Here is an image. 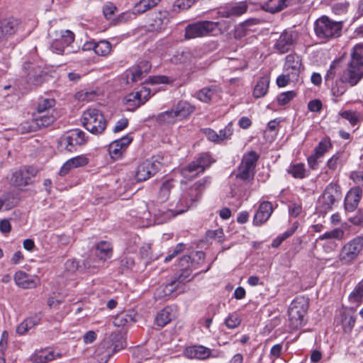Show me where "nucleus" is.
Masks as SVG:
<instances>
[{"mask_svg": "<svg viewBox=\"0 0 363 363\" xmlns=\"http://www.w3.org/2000/svg\"><path fill=\"white\" fill-rule=\"evenodd\" d=\"M151 65L147 60L140 61L136 66L132 67L127 72V82H138L142 80L150 71Z\"/></svg>", "mask_w": 363, "mask_h": 363, "instance_id": "dca6fc26", "label": "nucleus"}, {"mask_svg": "<svg viewBox=\"0 0 363 363\" xmlns=\"http://www.w3.org/2000/svg\"><path fill=\"white\" fill-rule=\"evenodd\" d=\"M111 44L107 40H101L96 43L95 53L98 55L105 56L110 53Z\"/></svg>", "mask_w": 363, "mask_h": 363, "instance_id": "09e8293b", "label": "nucleus"}, {"mask_svg": "<svg viewBox=\"0 0 363 363\" xmlns=\"http://www.w3.org/2000/svg\"><path fill=\"white\" fill-rule=\"evenodd\" d=\"M117 11V7L111 2H107L103 6V13L107 20H111L113 18L115 12Z\"/></svg>", "mask_w": 363, "mask_h": 363, "instance_id": "6e6d98bb", "label": "nucleus"}, {"mask_svg": "<svg viewBox=\"0 0 363 363\" xmlns=\"http://www.w3.org/2000/svg\"><path fill=\"white\" fill-rule=\"evenodd\" d=\"M40 318L38 315H34L24 320L16 328V332L19 335H24L30 329L40 323Z\"/></svg>", "mask_w": 363, "mask_h": 363, "instance_id": "c9c22d12", "label": "nucleus"}, {"mask_svg": "<svg viewBox=\"0 0 363 363\" xmlns=\"http://www.w3.org/2000/svg\"><path fill=\"white\" fill-rule=\"evenodd\" d=\"M157 121L161 125H169L178 121L174 109L166 111L157 115Z\"/></svg>", "mask_w": 363, "mask_h": 363, "instance_id": "58836bf2", "label": "nucleus"}, {"mask_svg": "<svg viewBox=\"0 0 363 363\" xmlns=\"http://www.w3.org/2000/svg\"><path fill=\"white\" fill-rule=\"evenodd\" d=\"M168 13L167 11H160L156 14L155 18L152 19L150 26L153 29L161 30L167 23Z\"/></svg>", "mask_w": 363, "mask_h": 363, "instance_id": "79ce46f5", "label": "nucleus"}, {"mask_svg": "<svg viewBox=\"0 0 363 363\" xmlns=\"http://www.w3.org/2000/svg\"><path fill=\"white\" fill-rule=\"evenodd\" d=\"M95 254L99 259L106 261L112 256V246L107 241H101L96 246Z\"/></svg>", "mask_w": 363, "mask_h": 363, "instance_id": "473e14b6", "label": "nucleus"}, {"mask_svg": "<svg viewBox=\"0 0 363 363\" xmlns=\"http://www.w3.org/2000/svg\"><path fill=\"white\" fill-rule=\"evenodd\" d=\"M362 194L359 186L352 188L345 199V208L347 211H353L358 206Z\"/></svg>", "mask_w": 363, "mask_h": 363, "instance_id": "5701e85b", "label": "nucleus"}, {"mask_svg": "<svg viewBox=\"0 0 363 363\" xmlns=\"http://www.w3.org/2000/svg\"><path fill=\"white\" fill-rule=\"evenodd\" d=\"M38 169L33 166H23L13 172L11 184L19 190H23L26 186L34 183Z\"/></svg>", "mask_w": 363, "mask_h": 363, "instance_id": "6e6552de", "label": "nucleus"}, {"mask_svg": "<svg viewBox=\"0 0 363 363\" xmlns=\"http://www.w3.org/2000/svg\"><path fill=\"white\" fill-rule=\"evenodd\" d=\"M110 341L113 347V353L123 349L126 346V342L123 335L118 332H113L110 335Z\"/></svg>", "mask_w": 363, "mask_h": 363, "instance_id": "4c0bfd02", "label": "nucleus"}, {"mask_svg": "<svg viewBox=\"0 0 363 363\" xmlns=\"http://www.w3.org/2000/svg\"><path fill=\"white\" fill-rule=\"evenodd\" d=\"M194 108H195L187 101H181L173 109L178 120H182L189 116L194 111Z\"/></svg>", "mask_w": 363, "mask_h": 363, "instance_id": "72a5a7b5", "label": "nucleus"}, {"mask_svg": "<svg viewBox=\"0 0 363 363\" xmlns=\"http://www.w3.org/2000/svg\"><path fill=\"white\" fill-rule=\"evenodd\" d=\"M174 310L171 307L167 306L157 313L155 317V323L158 326L162 328L174 319Z\"/></svg>", "mask_w": 363, "mask_h": 363, "instance_id": "7c9ffc66", "label": "nucleus"}, {"mask_svg": "<svg viewBox=\"0 0 363 363\" xmlns=\"http://www.w3.org/2000/svg\"><path fill=\"white\" fill-rule=\"evenodd\" d=\"M301 59L296 54H289L286 57L285 67L286 70H291V74L297 77L301 67Z\"/></svg>", "mask_w": 363, "mask_h": 363, "instance_id": "2f4dec72", "label": "nucleus"}, {"mask_svg": "<svg viewBox=\"0 0 363 363\" xmlns=\"http://www.w3.org/2000/svg\"><path fill=\"white\" fill-rule=\"evenodd\" d=\"M308 308V301L303 297H297L291 303L288 316L289 326L291 330H298L305 325V315Z\"/></svg>", "mask_w": 363, "mask_h": 363, "instance_id": "20e7f679", "label": "nucleus"}, {"mask_svg": "<svg viewBox=\"0 0 363 363\" xmlns=\"http://www.w3.org/2000/svg\"><path fill=\"white\" fill-rule=\"evenodd\" d=\"M297 35L292 30H284L274 43L273 48L279 54L289 52L296 43Z\"/></svg>", "mask_w": 363, "mask_h": 363, "instance_id": "2eb2a0df", "label": "nucleus"}, {"mask_svg": "<svg viewBox=\"0 0 363 363\" xmlns=\"http://www.w3.org/2000/svg\"><path fill=\"white\" fill-rule=\"evenodd\" d=\"M211 353V350L203 345L190 346L184 350L185 356L190 359H204L209 357Z\"/></svg>", "mask_w": 363, "mask_h": 363, "instance_id": "b1692460", "label": "nucleus"}, {"mask_svg": "<svg viewBox=\"0 0 363 363\" xmlns=\"http://www.w3.org/2000/svg\"><path fill=\"white\" fill-rule=\"evenodd\" d=\"M272 212L273 208L271 202H262L254 216L253 223L257 226L261 225L269 218Z\"/></svg>", "mask_w": 363, "mask_h": 363, "instance_id": "412c9836", "label": "nucleus"}, {"mask_svg": "<svg viewBox=\"0 0 363 363\" xmlns=\"http://www.w3.org/2000/svg\"><path fill=\"white\" fill-rule=\"evenodd\" d=\"M211 162V155L206 152L202 153L198 157L196 160L193 161L183 169V174H185L186 172L189 173L196 172L195 174L196 175L198 173L203 172L205 169L209 167Z\"/></svg>", "mask_w": 363, "mask_h": 363, "instance_id": "a211bd4d", "label": "nucleus"}, {"mask_svg": "<svg viewBox=\"0 0 363 363\" xmlns=\"http://www.w3.org/2000/svg\"><path fill=\"white\" fill-rule=\"evenodd\" d=\"M205 253L202 251L195 252L192 256L184 255L179 260V266L184 267L181 274L165 286V294H169L176 290L179 284H184L191 280L189 278L193 270L197 269L199 265L204 262Z\"/></svg>", "mask_w": 363, "mask_h": 363, "instance_id": "f03ea898", "label": "nucleus"}, {"mask_svg": "<svg viewBox=\"0 0 363 363\" xmlns=\"http://www.w3.org/2000/svg\"><path fill=\"white\" fill-rule=\"evenodd\" d=\"M35 123L40 128H45L55 121V117L50 114L40 115L35 119Z\"/></svg>", "mask_w": 363, "mask_h": 363, "instance_id": "3c124183", "label": "nucleus"}, {"mask_svg": "<svg viewBox=\"0 0 363 363\" xmlns=\"http://www.w3.org/2000/svg\"><path fill=\"white\" fill-rule=\"evenodd\" d=\"M350 179L357 184L363 186V170L351 172Z\"/></svg>", "mask_w": 363, "mask_h": 363, "instance_id": "0e129e2a", "label": "nucleus"}, {"mask_svg": "<svg viewBox=\"0 0 363 363\" xmlns=\"http://www.w3.org/2000/svg\"><path fill=\"white\" fill-rule=\"evenodd\" d=\"M259 158V155L254 150L245 154L238 167L235 177L245 182H251L254 179Z\"/></svg>", "mask_w": 363, "mask_h": 363, "instance_id": "0eeeda50", "label": "nucleus"}, {"mask_svg": "<svg viewBox=\"0 0 363 363\" xmlns=\"http://www.w3.org/2000/svg\"><path fill=\"white\" fill-rule=\"evenodd\" d=\"M175 185L176 182L172 179H167L166 181L163 182L158 191V201L160 203L167 201L169 199L170 194L172 189H174Z\"/></svg>", "mask_w": 363, "mask_h": 363, "instance_id": "cd10ccee", "label": "nucleus"}, {"mask_svg": "<svg viewBox=\"0 0 363 363\" xmlns=\"http://www.w3.org/2000/svg\"><path fill=\"white\" fill-rule=\"evenodd\" d=\"M150 90L143 87L141 90L135 93H130L125 97V103L128 106H132V110L140 107L144 104L149 99Z\"/></svg>", "mask_w": 363, "mask_h": 363, "instance_id": "aec40b11", "label": "nucleus"}, {"mask_svg": "<svg viewBox=\"0 0 363 363\" xmlns=\"http://www.w3.org/2000/svg\"><path fill=\"white\" fill-rule=\"evenodd\" d=\"M16 284L23 289L35 288L38 285V279L24 272L19 271L15 274Z\"/></svg>", "mask_w": 363, "mask_h": 363, "instance_id": "a878e982", "label": "nucleus"}, {"mask_svg": "<svg viewBox=\"0 0 363 363\" xmlns=\"http://www.w3.org/2000/svg\"><path fill=\"white\" fill-rule=\"evenodd\" d=\"M296 96V93L294 91L283 92L277 98L278 104L284 106L289 103Z\"/></svg>", "mask_w": 363, "mask_h": 363, "instance_id": "864d4df0", "label": "nucleus"}, {"mask_svg": "<svg viewBox=\"0 0 363 363\" xmlns=\"http://www.w3.org/2000/svg\"><path fill=\"white\" fill-rule=\"evenodd\" d=\"M333 145L329 138H323L315 147L314 153L322 157L327 152L332 149Z\"/></svg>", "mask_w": 363, "mask_h": 363, "instance_id": "37998d69", "label": "nucleus"}, {"mask_svg": "<svg viewBox=\"0 0 363 363\" xmlns=\"http://www.w3.org/2000/svg\"><path fill=\"white\" fill-rule=\"evenodd\" d=\"M207 183V179H202L196 182L182 192L174 209L158 210L155 216L160 220V222H166L177 215L187 211L199 201Z\"/></svg>", "mask_w": 363, "mask_h": 363, "instance_id": "f257e3e1", "label": "nucleus"}, {"mask_svg": "<svg viewBox=\"0 0 363 363\" xmlns=\"http://www.w3.org/2000/svg\"><path fill=\"white\" fill-rule=\"evenodd\" d=\"M27 66L30 69V70L27 75L28 86L25 88L27 89H31L33 86H38L41 85L45 81L47 73L40 67H30V63H26L24 65V67L27 68Z\"/></svg>", "mask_w": 363, "mask_h": 363, "instance_id": "f3484780", "label": "nucleus"}, {"mask_svg": "<svg viewBox=\"0 0 363 363\" xmlns=\"http://www.w3.org/2000/svg\"><path fill=\"white\" fill-rule=\"evenodd\" d=\"M289 212L290 216L293 217H297L302 212V207L298 203H291L289 206Z\"/></svg>", "mask_w": 363, "mask_h": 363, "instance_id": "338daca9", "label": "nucleus"}, {"mask_svg": "<svg viewBox=\"0 0 363 363\" xmlns=\"http://www.w3.org/2000/svg\"><path fill=\"white\" fill-rule=\"evenodd\" d=\"M340 66L339 61H333L330 65V69L328 70L325 76V82L326 84H329L330 82H332L336 74L340 71Z\"/></svg>", "mask_w": 363, "mask_h": 363, "instance_id": "8fccbe9b", "label": "nucleus"}, {"mask_svg": "<svg viewBox=\"0 0 363 363\" xmlns=\"http://www.w3.org/2000/svg\"><path fill=\"white\" fill-rule=\"evenodd\" d=\"M203 133L209 140L214 143H220L218 134L213 129L205 128L203 129Z\"/></svg>", "mask_w": 363, "mask_h": 363, "instance_id": "e2e57ef3", "label": "nucleus"}, {"mask_svg": "<svg viewBox=\"0 0 363 363\" xmlns=\"http://www.w3.org/2000/svg\"><path fill=\"white\" fill-rule=\"evenodd\" d=\"M149 80L152 84H171L174 82V79L165 75H157L150 77Z\"/></svg>", "mask_w": 363, "mask_h": 363, "instance_id": "4d7b16f0", "label": "nucleus"}, {"mask_svg": "<svg viewBox=\"0 0 363 363\" xmlns=\"http://www.w3.org/2000/svg\"><path fill=\"white\" fill-rule=\"evenodd\" d=\"M344 234L345 233L342 229L335 228L331 231L326 232L324 234L320 235L318 239L320 240L332 238L342 240L343 238Z\"/></svg>", "mask_w": 363, "mask_h": 363, "instance_id": "603ef678", "label": "nucleus"}, {"mask_svg": "<svg viewBox=\"0 0 363 363\" xmlns=\"http://www.w3.org/2000/svg\"><path fill=\"white\" fill-rule=\"evenodd\" d=\"M341 116L347 120L351 125H354L358 121V118L355 112L352 111H345L341 113Z\"/></svg>", "mask_w": 363, "mask_h": 363, "instance_id": "680f3d73", "label": "nucleus"}, {"mask_svg": "<svg viewBox=\"0 0 363 363\" xmlns=\"http://www.w3.org/2000/svg\"><path fill=\"white\" fill-rule=\"evenodd\" d=\"M54 359L52 352L41 351L33 354L31 360L33 363H48Z\"/></svg>", "mask_w": 363, "mask_h": 363, "instance_id": "a18cd8bd", "label": "nucleus"}, {"mask_svg": "<svg viewBox=\"0 0 363 363\" xmlns=\"http://www.w3.org/2000/svg\"><path fill=\"white\" fill-rule=\"evenodd\" d=\"M343 28L342 21H337L327 16L318 18L314 23V31L318 38L328 41L340 37Z\"/></svg>", "mask_w": 363, "mask_h": 363, "instance_id": "7ed1b4c3", "label": "nucleus"}, {"mask_svg": "<svg viewBox=\"0 0 363 363\" xmlns=\"http://www.w3.org/2000/svg\"><path fill=\"white\" fill-rule=\"evenodd\" d=\"M195 1L196 0H177L173 6L174 11H177L176 8H178L179 10H186L190 8Z\"/></svg>", "mask_w": 363, "mask_h": 363, "instance_id": "13d9d810", "label": "nucleus"}, {"mask_svg": "<svg viewBox=\"0 0 363 363\" xmlns=\"http://www.w3.org/2000/svg\"><path fill=\"white\" fill-rule=\"evenodd\" d=\"M289 5V0H267L262 4L261 8L269 13L279 12Z\"/></svg>", "mask_w": 363, "mask_h": 363, "instance_id": "c85d7f7f", "label": "nucleus"}, {"mask_svg": "<svg viewBox=\"0 0 363 363\" xmlns=\"http://www.w3.org/2000/svg\"><path fill=\"white\" fill-rule=\"evenodd\" d=\"M287 171L296 179H303L306 177V169L302 163L291 165Z\"/></svg>", "mask_w": 363, "mask_h": 363, "instance_id": "de8ad7c7", "label": "nucleus"}, {"mask_svg": "<svg viewBox=\"0 0 363 363\" xmlns=\"http://www.w3.org/2000/svg\"><path fill=\"white\" fill-rule=\"evenodd\" d=\"M363 78V43L357 44L352 48L351 60L346 69L345 79L355 83Z\"/></svg>", "mask_w": 363, "mask_h": 363, "instance_id": "39448f33", "label": "nucleus"}, {"mask_svg": "<svg viewBox=\"0 0 363 363\" xmlns=\"http://www.w3.org/2000/svg\"><path fill=\"white\" fill-rule=\"evenodd\" d=\"M269 78L267 76L262 77L257 82L253 91V96L255 98L264 96L269 89Z\"/></svg>", "mask_w": 363, "mask_h": 363, "instance_id": "e433bc0d", "label": "nucleus"}, {"mask_svg": "<svg viewBox=\"0 0 363 363\" xmlns=\"http://www.w3.org/2000/svg\"><path fill=\"white\" fill-rule=\"evenodd\" d=\"M207 235L210 238L216 239L218 242H222L224 237V233L222 229L210 230L207 233Z\"/></svg>", "mask_w": 363, "mask_h": 363, "instance_id": "774afa93", "label": "nucleus"}, {"mask_svg": "<svg viewBox=\"0 0 363 363\" xmlns=\"http://www.w3.org/2000/svg\"><path fill=\"white\" fill-rule=\"evenodd\" d=\"M218 25L217 22L208 21L189 24L185 29V37L190 39L207 35L213 32Z\"/></svg>", "mask_w": 363, "mask_h": 363, "instance_id": "f8f14e48", "label": "nucleus"}, {"mask_svg": "<svg viewBox=\"0 0 363 363\" xmlns=\"http://www.w3.org/2000/svg\"><path fill=\"white\" fill-rule=\"evenodd\" d=\"M240 319L238 315H229L225 320V323L228 328L233 329L240 324Z\"/></svg>", "mask_w": 363, "mask_h": 363, "instance_id": "052dcab7", "label": "nucleus"}, {"mask_svg": "<svg viewBox=\"0 0 363 363\" xmlns=\"http://www.w3.org/2000/svg\"><path fill=\"white\" fill-rule=\"evenodd\" d=\"M82 125L92 134L99 135L104 131L107 123L100 111L96 108H89L83 113Z\"/></svg>", "mask_w": 363, "mask_h": 363, "instance_id": "423d86ee", "label": "nucleus"}, {"mask_svg": "<svg viewBox=\"0 0 363 363\" xmlns=\"http://www.w3.org/2000/svg\"><path fill=\"white\" fill-rule=\"evenodd\" d=\"M363 250V237L357 236L347 242L340 253V260L350 263L356 259Z\"/></svg>", "mask_w": 363, "mask_h": 363, "instance_id": "9d476101", "label": "nucleus"}, {"mask_svg": "<svg viewBox=\"0 0 363 363\" xmlns=\"http://www.w3.org/2000/svg\"><path fill=\"white\" fill-rule=\"evenodd\" d=\"M341 199L340 186L335 184H329L318 201V208L321 213H327L332 209L335 202Z\"/></svg>", "mask_w": 363, "mask_h": 363, "instance_id": "1a4fd4ad", "label": "nucleus"}, {"mask_svg": "<svg viewBox=\"0 0 363 363\" xmlns=\"http://www.w3.org/2000/svg\"><path fill=\"white\" fill-rule=\"evenodd\" d=\"M247 4L246 2H239L235 5L226 8L220 12L221 16L225 18H231L235 16H240L245 13L247 10Z\"/></svg>", "mask_w": 363, "mask_h": 363, "instance_id": "c756f323", "label": "nucleus"}, {"mask_svg": "<svg viewBox=\"0 0 363 363\" xmlns=\"http://www.w3.org/2000/svg\"><path fill=\"white\" fill-rule=\"evenodd\" d=\"M217 92L218 87L216 86L204 87L199 91L197 97L201 101L208 103Z\"/></svg>", "mask_w": 363, "mask_h": 363, "instance_id": "ea45409f", "label": "nucleus"}, {"mask_svg": "<svg viewBox=\"0 0 363 363\" xmlns=\"http://www.w3.org/2000/svg\"><path fill=\"white\" fill-rule=\"evenodd\" d=\"M78 268L79 263L74 259H68L65 264V270L72 273L76 272L78 269Z\"/></svg>", "mask_w": 363, "mask_h": 363, "instance_id": "69168bd1", "label": "nucleus"}, {"mask_svg": "<svg viewBox=\"0 0 363 363\" xmlns=\"http://www.w3.org/2000/svg\"><path fill=\"white\" fill-rule=\"evenodd\" d=\"M19 27V21L13 18H4L0 21V35L1 40L16 33Z\"/></svg>", "mask_w": 363, "mask_h": 363, "instance_id": "4be33fe9", "label": "nucleus"}, {"mask_svg": "<svg viewBox=\"0 0 363 363\" xmlns=\"http://www.w3.org/2000/svg\"><path fill=\"white\" fill-rule=\"evenodd\" d=\"M55 104V101L53 99H45L42 100L38 105L37 111L39 114L43 113L52 108Z\"/></svg>", "mask_w": 363, "mask_h": 363, "instance_id": "5fc2aeb1", "label": "nucleus"}, {"mask_svg": "<svg viewBox=\"0 0 363 363\" xmlns=\"http://www.w3.org/2000/svg\"><path fill=\"white\" fill-rule=\"evenodd\" d=\"M133 140L130 135H126L124 137L116 140L108 145V152L110 156L113 160L121 158L123 149L125 148Z\"/></svg>", "mask_w": 363, "mask_h": 363, "instance_id": "6ab92c4d", "label": "nucleus"}, {"mask_svg": "<svg viewBox=\"0 0 363 363\" xmlns=\"http://www.w3.org/2000/svg\"><path fill=\"white\" fill-rule=\"evenodd\" d=\"M85 143V133L79 129H74L60 138L59 145L68 152H73L77 146L82 145Z\"/></svg>", "mask_w": 363, "mask_h": 363, "instance_id": "9b49d317", "label": "nucleus"}, {"mask_svg": "<svg viewBox=\"0 0 363 363\" xmlns=\"http://www.w3.org/2000/svg\"><path fill=\"white\" fill-rule=\"evenodd\" d=\"M233 133V128L232 123H228L224 129L219 131L218 135L220 142L228 139Z\"/></svg>", "mask_w": 363, "mask_h": 363, "instance_id": "bf43d9fd", "label": "nucleus"}, {"mask_svg": "<svg viewBox=\"0 0 363 363\" xmlns=\"http://www.w3.org/2000/svg\"><path fill=\"white\" fill-rule=\"evenodd\" d=\"M161 163L155 160L154 157L147 160L139 164L138 167L135 178L138 182H143L148 179L155 175L161 168Z\"/></svg>", "mask_w": 363, "mask_h": 363, "instance_id": "ddd939ff", "label": "nucleus"}, {"mask_svg": "<svg viewBox=\"0 0 363 363\" xmlns=\"http://www.w3.org/2000/svg\"><path fill=\"white\" fill-rule=\"evenodd\" d=\"M134 321L135 320L130 313L123 312L114 318L113 323L116 327H123Z\"/></svg>", "mask_w": 363, "mask_h": 363, "instance_id": "a19ab883", "label": "nucleus"}, {"mask_svg": "<svg viewBox=\"0 0 363 363\" xmlns=\"http://www.w3.org/2000/svg\"><path fill=\"white\" fill-rule=\"evenodd\" d=\"M363 298V281H359L349 295V300L352 303H361Z\"/></svg>", "mask_w": 363, "mask_h": 363, "instance_id": "c03bdc74", "label": "nucleus"}, {"mask_svg": "<svg viewBox=\"0 0 363 363\" xmlns=\"http://www.w3.org/2000/svg\"><path fill=\"white\" fill-rule=\"evenodd\" d=\"M89 162V160L84 155L77 156L68 160L61 167L60 174L66 175L72 169L85 166Z\"/></svg>", "mask_w": 363, "mask_h": 363, "instance_id": "393cba45", "label": "nucleus"}, {"mask_svg": "<svg viewBox=\"0 0 363 363\" xmlns=\"http://www.w3.org/2000/svg\"><path fill=\"white\" fill-rule=\"evenodd\" d=\"M342 152H337L328 160L327 167L329 170L335 171L342 164Z\"/></svg>", "mask_w": 363, "mask_h": 363, "instance_id": "49530a36", "label": "nucleus"}, {"mask_svg": "<svg viewBox=\"0 0 363 363\" xmlns=\"http://www.w3.org/2000/svg\"><path fill=\"white\" fill-rule=\"evenodd\" d=\"M161 0H140L133 9V14H141L157 6Z\"/></svg>", "mask_w": 363, "mask_h": 363, "instance_id": "f704fd0d", "label": "nucleus"}, {"mask_svg": "<svg viewBox=\"0 0 363 363\" xmlns=\"http://www.w3.org/2000/svg\"><path fill=\"white\" fill-rule=\"evenodd\" d=\"M55 36L56 38L52 40L50 44V48L52 52L57 54H62L65 48L70 45L74 40V34L69 30L56 32Z\"/></svg>", "mask_w": 363, "mask_h": 363, "instance_id": "4468645a", "label": "nucleus"}, {"mask_svg": "<svg viewBox=\"0 0 363 363\" xmlns=\"http://www.w3.org/2000/svg\"><path fill=\"white\" fill-rule=\"evenodd\" d=\"M346 74V69H345L338 80H336L334 84H332L331 91L334 96H339L342 95L347 90L346 84L353 86L358 84L359 81H357L355 83L350 82L349 79H345V74Z\"/></svg>", "mask_w": 363, "mask_h": 363, "instance_id": "bb28decb", "label": "nucleus"}]
</instances>
